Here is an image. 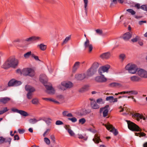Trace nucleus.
<instances>
[{
	"label": "nucleus",
	"instance_id": "nucleus-56",
	"mask_svg": "<svg viewBox=\"0 0 147 147\" xmlns=\"http://www.w3.org/2000/svg\"><path fill=\"white\" fill-rule=\"evenodd\" d=\"M96 32L99 34H101L102 33V31L99 29L96 30Z\"/></svg>",
	"mask_w": 147,
	"mask_h": 147
},
{
	"label": "nucleus",
	"instance_id": "nucleus-22",
	"mask_svg": "<svg viewBox=\"0 0 147 147\" xmlns=\"http://www.w3.org/2000/svg\"><path fill=\"white\" fill-rule=\"evenodd\" d=\"M2 67L5 69H8L11 67L9 61H8V59L2 65Z\"/></svg>",
	"mask_w": 147,
	"mask_h": 147
},
{
	"label": "nucleus",
	"instance_id": "nucleus-42",
	"mask_svg": "<svg viewBox=\"0 0 147 147\" xmlns=\"http://www.w3.org/2000/svg\"><path fill=\"white\" fill-rule=\"evenodd\" d=\"M27 97L29 99H31L32 97V94L31 93L28 92L27 94Z\"/></svg>",
	"mask_w": 147,
	"mask_h": 147
},
{
	"label": "nucleus",
	"instance_id": "nucleus-11",
	"mask_svg": "<svg viewBox=\"0 0 147 147\" xmlns=\"http://www.w3.org/2000/svg\"><path fill=\"white\" fill-rule=\"evenodd\" d=\"M132 35V32H128L124 34L123 35L122 38L125 40L127 41L131 38Z\"/></svg>",
	"mask_w": 147,
	"mask_h": 147
},
{
	"label": "nucleus",
	"instance_id": "nucleus-19",
	"mask_svg": "<svg viewBox=\"0 0 147 147\" xmlns=\"http://www.w3.org/2000/svg\"><path fill=\"white\" fill-rule=\"evenodd\" d=\"M132 117L135 118L138 121H139L140 119H142V115L138 113H135L133 114Z\"/></svg>",
	"mask_w": 147,
	"mask_h": 147
},
{
	"label": "nucleus",
	"instance_id": "nucleus-25",
	"mask_svg": "<svg viewBox=\"0 0 147 147\" xmlns=\"http://www.w3.org/2000/svg\"><path fill=\"white\" fill-rule=\"evenodd\" d=\"M93 140L95 143H98L100 141H101L100 139L99 136L98 134H96L94 136V138L93 139Z\"/></svg>",
	"mask_w": 147,
	"mask_h": 147
},
{
	"label": "nucleus",
	"instance_id": "nucleus-1",
	"mask_svg": "<svg viewBox=\"0 0 147 147\" xmlns=\"http://www.w3.org/2000/svg\"><path fill=\"white\" fill-rule=\"evenodd\" d=\"M46 78V76L45 75H41L40 76V80L45 86L47 90L51 91L49 93V94H54L55 91L53 87L51 86H49L46 84L47 83V80Z\"/></svg>",
	"mask_w": 147,
	"mask_h": 147
},
{
	"label": "nucleus",
	"instance_id": "nucleus-63",
	"mask_svg": "<svg viewBox=\"0 0 147 147\" xmlns=\"http://www.w3.org/2000/svg\"><path fill=\"white\" fill-rule=\"evenodd\" d=\"M16 72L17 73L20 74L21 75L23 74H22V70L21 71V70L20 69H18L16 70Z\"/></svg>",
	"mask_w": 147,
	"mask_h": 147
},
{
	"label": "nucleus",
	"instance_id": "nucleus-27",
	"mask_svg": "<svg viewBox=\"0 0 147 147\" xmlns=\"http://www.w3.org/2000/svg\"><path fill=\"white\" fill-rule=\"evenodd\" d=\"M80 62H76L74 65L73 69L72 71L73 72L75 73L77 69L79 67Z\"/></svg>",
	"mask_w": 147,
	"mask_h": 147
},
{
	"label": "nucleus",
	"instance_id": "nucleus-40",
	"mask_svg": "<svg viewBox=\"0 0 147 147\" xmlns=\"http://www.w3.org/2000/svg\"><path fill=\"white\" fill-rule=\"evenodd\" d=\"M113 96H107L106 98V100L107 101H109L110 102H113Z\"/></svg>",
	"mask_w": 147,
	"mask_h": 147
},
{
	"label": "nucleus",
	"instance_id": "nucleus-52",
	"mask_svg": "<svg viewBox=\"0 0 147 147\" xmlns=\"http://www.w3.org/2000/svg\"><path fill=\"white\" fill-rule=\"evenodd\" d=\"M32 57L34 58L37 61H40L38 57V56H35L34 54L32 53Z\"/></svg>",
	"mask_w": 147,
	"mask_h": 147
},
{
	"label": "nucleus",
	"instance_id": "nucleus-18",
	"mask_svg": "<svg viewBox=\"0 0 147 147\" xmlns=\"http://www.w3.org/2000/svg\"><path fill=\"white\" fill-rule=\"evenodd\" d=\"M75 78L78 80H82L85 78H87L85 74H78L75 76Z\"/></svg>",
	"mask_w": 147,
	"mask_h": 147
},
{
	"label": "nucleus",
	"instance_id": "nucleus-5",
	"mask_svg": "<svg viewBox=\"0 0 147 147\" xmlns=\"http://www.w3.org/2000/svg\"><path fill=\"white\" fill-rule=\"evenodd\" d=\"M22 74L24 76L32 77L34 76L35 73L33 69L30 68H27L22 69Z\"/></svg>",
	"mask_w": 147,
	"mask_h": 147
},
{
	"label": "nucleus",
	"instance_id": "nucleus-16",
	"mask_svg": "<svg viewBox=\"0 0 147 147\" xmlns=\"http://www.w3.org/2000/svg\"><path fill=\"white\" fill-rule=\"evenodd\" d=\"M25 89L28 92L31 93L35 91V89L34 88L29 85H26L25 86Z\"/></svg>",
	"mask_w": 147,
	"mask_h": 147
},
{
	"label": "nucleus",
	"instance_id": "nucleus-23",
	"mask_svg": "<svg viewBox=\"0 0 147 147\" xmlns=\"http://www.w3.org/2000/svg\"><path fill=\"white\" fill-rule=\"evenodd\" d=\"M90 110H87L85 109H82L80 111V115H84L90 113Z\"/></svg>",
	"mask_w": 147,
	"mask_h": 147
},
{
	"label": "nucleus",
	"instance_id": "nucleus-37",
	"mask_svg": "<svg viewBox=\"0 0 147 147\" xmlns=\"http://www.w3.org/2000/svg\"><path fill=\"white\" fill-rule=\"evenodd\" d=\"M29 121L31 124H34L38 121V120L35 118L31 119L29 120Z\"/></svg>",
	"mask_w": 147,
	"mask_h": 147
},
{
	"label": "nucleus",
	"instance_id": "nucleus-62",
	"mask_svg": "<svg viewBox=\"0 0 147 147\" xmlns=\"http://www.w3.org/2000/svg\"><path fill=\"white\" fill-rule=\"evenodd\" d=\"M51 139L52 140V141L53 142H55V137L54 135H52L51 136Z\"/></svg>",
	"mask_w": 147,
	"mask_h": 147
},
{
	"label": "nucleus",
	"instance_id": "nucleus-35",
	"mask_svg": "<svg viewBox=\"0 0 147 147\" xmlns=\"http://www.w3.org/2000/svg\"><path fill=\"white\" fill-rule=\"evenodd\" d=\"M126 11L129 13H130L132 15H134L136 14V12L133 9H129L126 10Z\"/></svg>",
	"mask_w": 147,
	"mask_h": 147
},
{
	"label": "nucleus",
	"instance_id": "nucleus-64",
	"mask_svg": "<svg viewBox=\"0 0 147 147\" xmlns=\"http://www.w3.org/2000/svg\"><path fill=\"white\" fill-rule=\"evenodd\" d=\"M146 21H141L139 22V24L140 25H142L144 23H146Z\"/></svg>",
	"mask_w": 147,
	"mask_h": 147
},
{
	"label": "nucleus",
	"instance_id": "nucleus-7",
	"mask_svg": "<svg viewBox=\"0 0 147 147\" xmlns=\"http://www.w3.org/2000/svg\"><path fill=\"white\" fill-rule=\"evenodd\" d=\"M105 126L108 130H110V131L113 133L115 136H116L118 134V131L112 125L110 124L106 125Z\"/></svg>",
	"mask_w": 147,
	"mask_h": 147
},
{
	"label": "nucleus",
	"instance_id": "nucleus-50",
	"mask_svg": "<svg viewBox=\"0 0 147 147\" xmlns=\"http://www.w3.org/2000/svg\"><path fill=\"white\" fill-rule=\"evenodd\" d=\"M44 139L45 142L47 144H50V140L48 138H44Z\"/></svg>",
	"mask_w": 147,
	"mask_h": 147
},
{
	"label": "nucleus",
	"instance_id": "nucleus-57",
	"mask_svg": "<svg viewBox=\"0 0 147 147\" xmlns=\"http://www.w3.org/2000/svg\"><path fill=\"white\" fill-rule=\"evenodd\" d=\"M12 111L13 112H16L19 113V112L20 111L18 109H15V108H13L11 109Z\"/></svg>",
	"mask_w": 147,
	"mask_h": 147
},
{
	"label": "nucleus",
	"instance_id": "nucleus-48",
	"mask_svg": "<svg viewBox=\"0 0 147 147\" xmlns=\"http://www.w3.org/2000/svg\"><path fill=\"white\" fill-rule=\"evenodd\" d=\"M5 139L3 137H0V144L4 143L5 141Z\"/></svg>",
	"mask_w": 147,
	"mask_h": 147
},
{
	"label": "nucleus",
	"instance_id": "nucleus-26",
	"mask_svg": "<svg viewBox=\"0 0 147 147\" xmlns=\"http://www.w3.org/2000/svg\"><path fill=\"white\" fill-rule=\"evenodd\" d=\"M89 89V86L87 85H85L79 90V92H84L87 91Z\"/></svg>",
	"mask_w": 147,
	"mask_h": 147
},
{
	"label": "nucleus",
	"instance_id": "nucleus-44",
	"mask_svg": "<svg viewBox=\"0 0 147 147\" xmlns=\"http://www.w3.org/2000/svg\"><path fill=\"white\" fill-rule=\"evenodd\" d=\"M15 86H18L22 84V82L21 81L16 80H15Z\"/></svg>",
	"mask_w": 147,
	"mask_h": 147
},
{
	"label": "nucleus",
	"instance_id": "nucleus-61",
	"mask_svg": "<svg viewBox=\"0 0 147 147\" xmlns=\"http://www.w3.org/2000/svg\"><path fill=\"white\" fill-rule=\"evenodd\" d=\"M48 101H50L53 102H55V103H59V102H58V101H56L55 100L50 98H49Z\"/></svg>",
	"mask_w": 147,
	"mask_h": 147
},
{
	"label": "nucleus",
	"instance_id": "nucleus-28",
	"mask_svg": "<svg viewBox=\"0 0 147 147\" xmlns=\"http://www.w3.org/2000/svg\"><path fill=\"white\" fill-rule=\"evenodd\" d=\"M43 120L47 124L49 125L51 123V121L52 120L50 118H44L43 119Z\"/></svg>",
	"mask_w": 147,
	"mask_h": 147
},
{
	"label": "nucleus",
	"instance_id": "nucleus-59",
	"mask_svg": "<svg viewBox=\"0 0 147 147\" xmlns=\"http://www.w3.org/2000/svg\"><path fill=\"white\" fill-rule=\"evenodd\" d=\"M134 7L137 9H139L141 7L140 4L138 3L136 4Z\"/></svg>",
	"mask_w": 147,
	"mask_h": 147
},
{
	"label": "nucleus",
	"instance_id": "nucleus-39",
	"mask_svg": "<svg viewBox=\"0 0 147 147\" xmlns=\"http://www.w3.org/2000/svg\"><path fill=\"white\" fill-rule=\"evenodd\" d=\"M140 37L139 36H137L135 38L131 39V41L133 42H135L139 40L140 39Z\"/></svg>",
	"mask_w": 147,
	"mask_h": 147
},
{
	"label": "nucleus",
	"instance_id": "nucleus-31",
	"mask_svg": "<svg viewBox=\"0 0 147 147\" xmlns=\"http://www.w3.org/2000/svg\"><path fill=\"white\" fill-rule=\"evenodd\" d=\"M15 79H12L9 81L8 83V85L9 86H14Z\"/></svg>",
	"mask_w": 147,
	"mask_h": 147
},
{
	"label": "nucleus",
	"instance_id": "nucleus-8",
	"mask_svg": "<svg viewBox=\"0 0 147 147\" xmlns=\"http://www.w3.org/2000/svg\"><path fill=\"white\" fill-rule=\"evenodd\" d=\"M138 74L141 78H147V72L142 69L138 70Z\"/></svg>",
	"mask_w": 147,
	"mask_h": 147
},
{
	"label": "nucleus",
	"instance_id": "nucleus-36",
	"mask_svg": "<svg viewBox=\"0 0 147 147\" xmlns=\"http://www.w3.org/2000/svg\"><path fill=\"white\" fill-rule=\"evenodd\" d=\"M135 134L136 136H139L140 137L145 136L146 135V134L144 132L135 133Z\"/></svg>",
	"mask_w": 147,
	"mask_h": 147
},
{
	"label": "nucleus",
	"instance_id": "nucleus-33",
	"mask_svg": "<svg viewBox=\"0 0 147 147\" xmlns=\"http://www.w3.org/2000/svg\"><path fill=\"white\" fill-rule=\"evenodd\" d=\"M71 37V35H69V36L66 37L65 39L63 40V43H62V45L66 43L70 39Z\"/></svg>",
	"mask_w": 147,
	"mask_h": 147
},
{
	"label": "nucleus",
	"instance_id": "nucleus-2",
	"mask_svg": "<svg viewBox=\"0 0 147 147\" xmlns=\"http://www.w3.org/2000/svg\"><path fill=\"white\" fill-rule=\"evenodd\" d=\"M128 128L131 130L133 131H141L142 129L136 124L130 121L126 120Z\"/></svg>",
	"mask_w": 147,
	"mask_h": 147
},
{
	"label": "nucleus",
	"instance_id": "nucleus-47",
	"mask_svg": "<svg viewBox=\"0 0 147 147\" xmlns=\"http://www.w3.org/2000/svg\"><path fill=\"white\" fill-rule=\"evenodd\" d=\"M32 102V104H37L38 102V101L37 99L36 98L33 99Z\"/></svg>",
	"mask_w": 147,
	"mask_h": 147
},
{
	"label": "nucleus",
	"instance_id": "nucleus-15",
	"mask_svg": "<svg viewBox=\"0 0 147 147\" xmlns=\"http://www.w3.org/2000/svg\"><path fill=\"white\" fill-rule=\"evenodd\" d=\"M40 38L38 37L32 36L26 39L25 40L29 42H32L35 41H37Z\"/></svg>",
	"mask_w": 147,
	"mask_h": 147
},
{
	"label": "nucleus",
	"instance_id": "nucleus-46",
	"mask_svg": "<svg viewBox=\"0 0 147 147\" xmlns=\"http://www.w3.org/2000/svg\"><path fill=\"white\" fill-rule=\"evenodd\" d=\"M140 8L142 9V10L147 11V5H142L141 7Z\"/></svg>",
	"mask_w": 147,
	"mask_h": 147
},
{
	"label": "nucleus",
	"instance_id": "nucleus-6",
	"mask_svg": "<svg viewBox=\"0 0 147 147\" xmlns=\"http://www.w3.org/2000/svg\"><path fill=\"white\" fill-rule=\"evenodd\" d=\"M11 67L15 68L18 65V60L13 58H10L8 59Z\"/></svg>",
	"mask_w": 147,
	"mask_h": 147
},
{
	"label": "nucleus",
	"instance_id": "nucleus-4",
	"mask_svg": "<svg viewBox=\"0 0 147 147\" xmlns=\"http://www.w3.org/2000/svg\"><path fill=\"white\" fill-rule=\"evenodd\" d=\"M126 70L129 73L131 74H135L138 70V67L135 64H128L125 67Z\"/></svg>",
	"mask_w": 147,
	"mask_h": 147
},
{
	"label": "nucleus",
	"instance_id": "nucleus-10",
	"mask_svg": "<svg viewBox=\"0 0 147 147\" xmlns=\"http://www.w3.org/2000/svg\"><path fill=\"white\" fill-rule=\"evenodd\" d=\"M101 76H98L96 77L95 78V80L97 82H106L107 80V79L104 77L103 75L100 74Z\"/></svg>",
	"mask_w": 147,
	"mask_h": 147
},
{
	"label": "nucleus",
	"instance_id": "nucleus-45",
	"mask_svg": "<svg viewBox=\"0 0 147 147\" xmlns=\"http://www.w3.org/2000/svg\"><path fill=\"white\" fill-rule=\"evenodd\" d=\"M86 121L85 119L84 118H82L79 119V123L82 124L84 123Z\"/></svg>",
	"mask_w": 147,
	"mask_h": 147
},
{
	"label": "nucleus",
	"instance_id": "nucleus-41",
	"mask_svg": "<svg viewBox=\"0 0 147 147\" xmlns=\"http://www.w3.org/2000/svg\"><path fill=\"white\" fill-rule=\"evenodd\" d=\"M39 47L42 50L44 51L46 49L47 47L45 45L41 44L39 45Z\"/></svg>",
	"mask_w": 147,
	"mask_h": 147
},
{
	"label": "nucleus",
	"instance_id": "nucleus-13",
	"mask_svg": "<svg viewBox=\"0 0 147 147\" xmlns=\"http://www.w3.org/2000/svg\"><path fill=\"white\" fill-rule=\"evenodd\" d=\"M84 45L86 48H88L89 49V52H91L92 50L93 47L91 44H90V42L89 40L86 39V41L85 42Z\"/></svg>",
	"mask_w": 147,
	"mask_h": 147
},
{
	"label": "nucleus",
	"instance_id": "nucleus-55",
	"mask_svg": "<svg viewBox=\"0 0 147 147\" xmlns=\"http://www.w3.org/2000/svg\"><path fill=\"white\" fill-rule=\"evenodd\" d=\"M117 0H113L112 1V2L111 3L110 5V7H112V6L113 5V3H114L115 4H117Z\"/></svg>",
	"mask_w": 147,
	"mask_h": 147
},
{
	"label": "nucleus",
	"instance_id": "nucleus-9",
	"mask_svg": "<svg viewBox=\"0 0 147 147\" xmlns=\"http://www.w3.org/2000/svg\"><path fill=\"white\" fill-rule=\"evenodd\" d=\"M110 67V66L108 65H107L100 67L98 70L99 74H101L102 72H107Z\"/></svg>",
	"mask_w": 147,
	"mask_h": 147
},
{
	"label": "nucleus",
	"instance_id": "nucleus-38",
	"mask_svg": "<svg viewBox=\"0 0 147 147\" xmlns=\"http://www.w3.org/2000/svg\"><path fill=\"white\" fill-rule=\"evenodd\" d=\"M125 58V55L124 54H121L119 56V58L122 61H123Z\"/></svg>",
	"mask_w": 147,
	"mask_h": 147
},
{
	"label": "nucleus",
	"instance_id": "nucleus-54",
	"mask_svg": "<svg viewBox=\"0 0 147 147\" xmlns=\"http://www.w3.org/2000/svg\"><path fill=\"white\" fill-rule=\"evenodd\" d=\"M11 139L10 138H7L6 139H5V142H8L9 144H10L11 143Z\"/></svg>",
	"mask_w": 147,
	"mask_h": 147
},
{
	"label": "nucleus",
	"instance_id": "nucleus-60",
	"mask_svg": "<svg viewBox=\"0 0 147 147\" xmlns=\"http://www.w3.org/2000/svg\"><path fill=\"white\" fill-rule=\"evenodd\" d=\"M18 131L19 134H22L24 132L25 130L23 129H18Z\"/></svg>",
	"mask_w": 147,
	"mask_h": 147
},
{
	"label": "nucleus",
	"instance_id": "nucleus-21",
	"mask_svg": "<svg viewBox=\"0 0 147 147\" xmlns=\"http://www.w3.org/2000/svg\"><path fill=\"white\" fill-rule=\"evenodd\" d=\"M102 111L103 116L105 117L108 115L109 110L108 109H105V108H101L100 109V113H101Z\"/></svg>",
	"mask_w": 147,
	"mask_h": 147
},
{
	"label": "nucleus",
	"instance_id": "nucleus-49",
	"mask_svg": "<svg viewBox=\"0 0 147 147\" xmlns=\"http://www.w3.org/2000/svg\"><path fill=\"white\" fill-rule=\"evenodd\" d=\"M68 119L71 121L72 122H75L77 121V119L75 117L72 118H68Z\"/></svg>",
	"mask_w": 147,
	"mask_h": 147
},
{
	"label": "nucleus",
	"instance_id": "nucleus-30",
	"mask_svg": "<svg viewBox=\"0 0 147 147\" xmlns=\"http://www.w3.org/2000/svg\"><path fill=\"white\" fill-rule=\"evenodd\" d=\"M19 113L22 116L26 117L28 115V114L27 112L23 110H20Z\"/></svg>",
	"mask_w": 147,
	"mask_h": 147
},
{
	"label": "nucleus",
	"instance_id": "nucleus-17",
	"mask_svg": "<svg viewBox=\"0 0 147 147\" xmlns=\"http://www.w3.org/2000/svg\"><path fill=\"white\" fill-rule=\"evenodd\" d=\"M61 84L63 86L65 87L66 88H71L73 86V84L71 82H63L61 83Z\"/></svg>",
	"mask_w": 147,
	"mask_h": 147
},
{
	"label": "nucleus",
	"instance_id": "nucleus-51",
	"mask_svg": "<svg viewBox=\"0 0 147 147\" xmlns=\"http://www.w3.org/2000/svg\"><path fill=\"white\" fill-rule=\"evenodd\" d=\"M68 132L71 136H73L74 135V132L71 129H68Z\"/></svg>",
	"mask_w": 147,
	"mask_h": 147
},
{
	"label": "nucleus",
	"instance_id": "nucleus-29",
	"mask_svg": "<svg viewBox=\"0 0 147 147\" xmlns=\"http://www.w3.org/2000/svg\"><path fill=\"white\" fill-rule=\"evenodd\" d=\"M109 86L111 87H116L119 88L121 86V84L119 83H112L109 84Z\"/></svg>",
	"mask_w": 147,
	"mask_h": 147
},
{
	"label": "nucleus",
	"instance_id": "nucleus-3",
	"mask_svg": "<svg viewBox=\"0 0 147 147\" xmlns=\"http://www.w3.org/2000/svg\"><path fill=\"white\" fill-rule=\"evenodd\" d=\"M98 67V63H94L91 68L87 70L86 76H91L93 75L96 72Z\"/></svg>",
	"mask_w": 147,
	"mask_h": 147
},
{
	"label": "nucleus",
	"instance_id": "nucleus-53",
	"mask_svg": "<svg viewBox=\"0 0 147 147\" xmlns=\"http://www.w3.org/2000/svg\"><path fill=\"white\" fill-rule=\"evenodd\" d=\"M55 124L57 125H61L63 124V123L61 121L58 120L56 122Z\"/></svg>",
	"mask_w": 147,
	"mask_h": 147
},
{
	"label": "nucleus",
	"instance_id": "nucleus-58",
	"mask_svg": "<svg viewBox=\"0 0 147 147\" xmlns=\"http://www.w3.org/2000/svg\"><path fill=\"white\" fill-rule=\"evenodd\" d=\"M14 140H20V137L18 135H16L14 136Z\"/></svg>",
	"mask_w": 147,
	"mask_h": 147
},
{
	"label": "nucleus",
	"instance_id": "nucleus-34",
	"mask_svg": "<svg viewBox=\"0 0 147 147\" xmlns=\"http://www.w3.org/2000/svg\"><path fill=\"white\" fill-rule=\"evenodd\" d=\"M84 7L85 10V11L86 13H87V6L88 5V0H84Z\"/></svg>",
	"mask_w": 147,
	"mask_h": 147
},
{
	"label": "nucleus",
	"instance_id": "nucleus-24",
	"mask_svg": "<svg viewBox=\"0 0 147 147\" xmlns=\"http://www.w3.org/2000/svg\"><path fill=\"white\" fill-rule=\"evenodd\" d=\"M10 100V98L7 97L2 98L0 99V102L4 104H5L9 101Z\"/></svg>",
	"mask_w": 147,
	"mask_h": 147
},
{
	"label": "nucleus",
	"instance_id": "nucleus-14",
	"mask_svg": "<svg viewBox=\"0 0 147 147\" xmlns=\"http://www.w3.org/2000/svg\"><path fill=\"white\" fill-rule=\"evenodd\" d=\"M111 55V53L108 52L102 54L100 57L102 59H108L110 57Z\"/></svg>",
	"mask_w": 147,
	"mask_h": 147
},
{
	"label": "nucleus",
	"instance_id": "nucleus-43",
	"mask_svg": "<svg viewBox=\"0 0 147 147\" xmlns=\"http://www.w3.org/2000/svg\"><path fill=\"white\" fill-rule=\"evenodd\" d=\"M128 92L129 93H130V94L136 95L138 94V92L136 90L128 91Z\"/></svg>",
	"mask_w": 147,
	"mask_h": 147
},
{
	"label": "nucleus",
	"instance_id": "nucleus-32",
	"mask_svg": "<svg viewBox=\"0 0 147 147\" xmlns=\"http://www.w3.org/2000/svg\"><path fill=\"white\" fill-rule=\"evenodd\" d=\"M32 52L31 51H29L24 55V57L26 59L28 58L30 56H32Z\"/></svg>",
	"mask_w": 147,
	"mask_h": 147
},
{
	"label": "nucleus",
	"instance_id": "nucleus-12",
	"mask_svg": "<svg viewBox=\"0 0 147 147\" xmlns=\"http://www.w3.org/2000/svg\"><path fill=\"white\" fill-rule=\"evenodd\" d=\"M91 100L90 105L91 107L94 109H97L99 108V105L97 104L96 102L93 99H90Z\"/></svg>",
	"mask_w": 147,
	"mask_h": 147
},
{
	"label": "nucleus",
	"instance_id": "nucleus-20",
	"mask_svg": "<svg viewBox=\"0 0 147 147\" xmlns=\"http://www.w3.org/2000/svg\"><path fill=\"white\" fill-rule=\"evenodd\" d=\"M131 81L134 82H138L141 81V79L138 76H133L130 78Z\"/></svg>",
	"mask_w": 147,
	"mask_h": 147
}]
</instances>
